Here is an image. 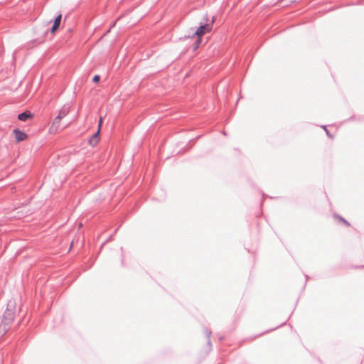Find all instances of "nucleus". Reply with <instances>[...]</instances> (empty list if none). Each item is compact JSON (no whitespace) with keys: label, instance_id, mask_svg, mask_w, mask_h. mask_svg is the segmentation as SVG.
Here are the masks:
<instances>
[{"label":"nucleus","instance_id":"nucleus-1","mask_svg":"<svg viewBox=\"0 0 364 364\" xmlns=\"http://www.w3.org/2000/svg\"><path fill=\"white\" fill-rule=\"evenodd\" d=\"M214 22V19L213 18L210 23H206L201 24L197 29L188 37L193 38L194 36H197V40L196 41L195 49H196L199 45L201 43V37L210 32L213 28V24Z\"/></svg>","mask_w":364,"mask_h":364},{"label":"nucleus","instance_id":"nucleus-2","mask_svg":"<svg viewBox=\"0 0 364 364\" xmlns=\"http://www.w3.org/2000/svg\"><path fill=\"white\" fill-rule=\"evenodd\" d=\"M70 112V107L68 105H64L60 110L58 115L54 119L50 130L52 132H57L60 127V120L65 117Z\"/></svg>","mask_w":364,"mask_h":364},{"label":"nucleus","instance_id":"nucleus-3","mask_svg":"<svg viewBox=\"0 0 364 364\" xmlns=\"http://www.w3.org/2000/svg\"><path fill=\"white\" fill-rule=\"evenodd\" d=\"M14 318V312L12 309H7L4 314V320L3 321L6 324H9L12 322Z\"/></svg>","mask_w":364,"mask_h":364},{"label":"nucleus","instance_id":"nucleus-4","mask_svg":"<svg viewBox=\"0 0 364 364\" xmlns=\"http://www.w3.org/2000/svg\"><path fill=\"white\" fill-rule=\"evenodd\" d=\"M14 136H15L16 141L17 142H20V141L24 140L26 138V133H24L23 132H21L18 129H14Z\"/></svg>","mask_w":364,"mask_h":364},{"label":"nucleus","instance_id":"nucleus-5","mask_svg":"<svg viewBox=\"0 0 364 364\" xmlns=\"http://www.w3.org/2000/svg\"><path fill=\"white\" fill-rule=\"evenodd\" d=\"M62 15L59 14L57 16L54 20L53 25L51 28V32L54 33L56 29L59 27L60 21H61Z\"/></svg>","mask_w":364,"mask_h":364},{"label":"nucleus","instance_id":"nucleus-6","mask_svg":"<svg viewBox=\"0 0 364 364\" xmlns=\"http://www.w3.org/2000/svg\"><path fill=\"white\" fill-rule=\"evenodd\" d=\"M99 133H100V128H98L97 132L95 134H93L92 136V137L90 139L89 143L90 145L95 146L97 144L98 140H99V137H98Z\"/></svg>","mask_w":364,"mask_h":364},{"label":"nucleus","instance_id":"nucleus-7","mask_svg":"<svg viewBox=\"0 0 364 364\" xmlns=\"http://www.w3.org/2000/svg\"><path fill=\"white\" fill-rule=\"evenodd\" d=\"M32 115L30 112H25L18 114V118L21 121H26L28 119L31 118Z\"/></svg>","mask_w":364,"mask_h":364},{"label":"nucleus","instance_id":"nucleus-8","mask_svg":"<svg viewBox=\"0 0 364 364\" xmlns=\"http://www.w3.org/2000/svg\"><path fill=\"white\" fill-rule=\"evenodd\" d=\"M100 80V76L99 75H95L93 77V82H97Z\"/></svg>","mask_w":364,"mask_h":364},{"label":"nucleus","instance_id":"nucleus-9","mask_svg":"<svg viewBox=\"0 0 364 364\" xmlns=\"http://www.w3.org/2000/svg\"><path fill=\"white\" fill-rule=\"evenodd\" d=\"M102 118L100 117V121H99V126H98V128H101V126H102Z\"/></svg>","mask_w":364,"mask_h":364},{"label":"nucleus","instance_id":"nucleus-10","mask_svg":"<svg viewBox=\"0 0 364 364\" xmlns=\"http://www.w3.org/2000/svg\"><path fill=\"white\" fill-rule=\"evenodd\" d=\"M323 129L326 131V134H327L330 137H331V136L329 134V133H328V130L326 129V127H325V126H323Z\"/></svg>","mask_w":364,"mask_h":364},{"label":"nucleus","instance_id":"nucleus-11","mask_svg":"<svg viewBox=\"0 0 364 364\" xmlns=\"http://www.w3.org/2000/svg\"><path fill=\"white\" fill-rule=\"evenodd\" d=\"M340 219H341L342 221H343L345 223H346L348 225H349L348 223L346 220H345L343 218H341Z\"/></svg>","mask_w":364,"mask_h":364},{"label":"nucleus","instance_id":"nucleus-12","mask_svg":"<svg viewBox=\"0 0 364 364\" xmlns=\"http://www.w3.org/2000/svg\"><path fill=\"white\" fill-rule=\"evenodd\" d=\"M210 331H207V335H208V337L210 338Z\"/></svg>","mask_w":364,"mask_h":364}]
</instances>
